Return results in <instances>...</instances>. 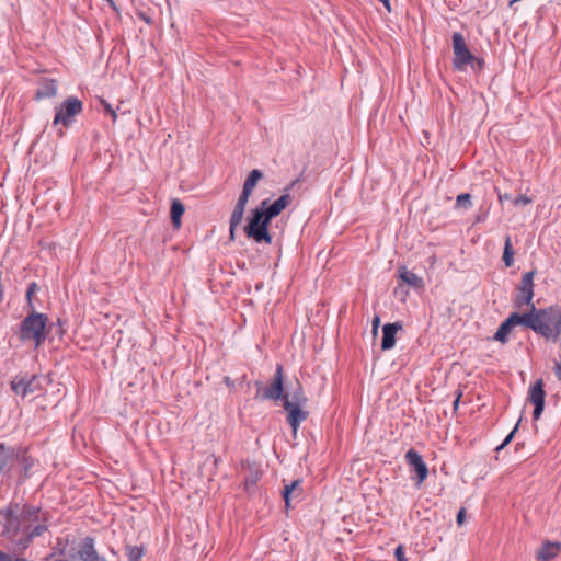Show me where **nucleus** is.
<instances>
[{"label": "nucleus", "mask_w": 561, "mask_h": 561, "mask_svg": "<svg viewBox=\"0 0 561 561\" xmlns=\"http://www.w3.org/2000/svg\"><path fill=\"white\" fill-rule=\"evenodd\" d=\"M529 311L523 314L517 312H513L510 314L508 319L512 322L513 327L523 325L528 329H531L537 334H547L549 332L548 328L539 324L538 312L535 305L528 306Z\"/></svg>", "instance_id": "9"}, {"label": "nucleus", "mask_w": 561, "mask_h": 561, "mask_svg": "<svg viewBox=\"0 0 561 561\" xmlns=\"http://www.w3.org/2000/svg\"><path fill=\"white\" fill-rule=\"evenodd\" d=\"M57 93V82L54 79H45L39 83L35 96L37 99H48Z\"/></svg>", "instance_id": "19"}, {"label": "nucleus", "mask_w": 561, "mask_h": 561, "mask_svg": "<svg viewBox=\"0 0 561 561\" xmlns=\"http://www.w3.org/2000/svg\"><path fill=\"white\" fill-rule=\"evenodd\" d=\"M284 401H288L291 405H305L307 398L305 397L302 387L298 383L297 388L290 394H285L283 402Z\"/></svg>", "instance_id": "24"}, {"label": "nucleus", "mask_w": 561, "mask_h": 561, "mask_svg": "<svg viewBox=\"0 0 561 561\" xmlns=\"http://www.w3.org/2000/svg\"><path fill=\"white\" fill-rule=\"evenodd\" d=\"M465 515H466V512L463 508H461L458 514H457V523L459 525H461L463 522H465Z\"/></svg>", "instance_id": "40"}, {"label": "nucleus", "mask_w": 561, "mask_h": 561, "mask_svg": "<svg viewBox=\"0 0 561 561\" xmlns=\"http://www.w3.org/2000/svg\"><path fill=\"white\" fill-rule=\"evenodd\" d=\"M252 194L251 191L247 190V188H242V192L241 194L239 195V198L234 205V208L232 210V214L236 215V218L239 217V216H243L244 215V210H245V206L249 202V197L250 195Z\"/></svg>", "instance_id": "25"}, {"label": "nucleus", "mask_w": 561, "mask_h": 561, "mask_svg": "<svg viewBox=\"0 0 561 561\" xmlns=\"http://www.w3.org/2000/svg\"><path fill=\"white\" fill-rule=\"evenodd\" d=\"M47 316L33 311L20 324L19 337L21 341H33L38 348L46 340Z\"/></svg>", "instance_id": "3"}, {"label": "nucleus", "mask_w": 561, "mask_h": 561, "mask_svg": "<svg viewBox=\"0 0 561 561\" xmlns=\"http://www.w3.org/2000/svg\"><path fill=\"white\" fill-rule=\"evenodd\" d=\"M513 203L515 206L528 205L531 203V199L526 195H520L517 198H515Z\"/></svg>", "instance_id": "38"}, {"label": "nucleus", "mask_w": 561, "mask_h": 561, "mask_svg": "<svg viewBox=\"0 0 561 561\" xmlns=\"http://www.w3.org/2000/svg\"><path fill=\"white\" fill-rule=\"evenodd\" d=\"M460 397H461V393H459L457 396V398L455 399L454 403H453V408L454 410L456 411L458 409V405H459V401H460Z\"/></svg>", "instance_id": "42"}, {"label": "nucleus", "mask_w": 561, "mask_h": 561, "mask_svg": "<svg viewBox=\"0 0 561 561\" xmlns=\"http://www.w3.org/2000/svg\"><path fill=\"white\" fill-rule=\"evenodd\" d=\"M0 515L10 526H43L46 514L38 507L24 502L10 503L0 511Z\"/></svg>", "instance_id": "2"}, {"label": "nucleus", "mask_w": 561, "mask_h": 561, "mask_svg": "<svg viewBox=\"0 0 561 561\" xmlns=\"http://www.w3.org/2000/svg\"><path fill=\"white\" fill-rule=\"evenodd\" d=\"M399 277L402 282L414 288H422L424 286L422 277L408 270L405 266L399 268Z\"/></svg>", "instance_id": "20"}, {"label": "nucleus", "mask_w": 561, "mask_h": 561, "mask_svg": "<svg viewBox=\"0 0 561 561\" xmlns=\"http://www.w3.org/2000/svg\"><path fill=\"white\" fill-rule=\"evenodd\" d=\"M37 289V285L36 283H31L27 287V290H26V298L28 300V302L31 304V299H32V296L33 294L36 291Z\"/></svg>", "instance_id": "39"}, {"label": "nucleus", "mask_w": 561, "mask_h": 561, "mask_svg": "<svg viewBox=\"0 0 561 561\" xmlns=\"http://www.w3.org/2000/svg\"><path fill=\"white\" fill-rule=\"evenodd\" d=\"M394 557L397 561H407L404 548L402 545H399L394 550Z\"/></svg>", "instance_id": "37"}, {"label": "nucleus", "mask_w": 561, "mask_h": 561, "mask_svg": "<svg viewBox=\"0 0 561 561\" xmlns=\"http://www.w3.org/2000/svg\"><path fill=\"white\" fill-rule=\"evenodd\" d=\"M82 111V103L76 96L67 98L56 110L54 125L62 124L68 126L72 123L73 117Z\"/></svg>", "instance_id": "7"}, {"label": "nucleus", "mask_w": 561, "mask_h": 561, "mask_svg": "<svg viewBox=\"0 0 561 561\" xmlns=\"http://www.w3.org/2000/svg\"><path fill=\"white\" fill-rule=\"evenodd\" d=\"M11 388L18 396L25 398L41 388L39 378L35 375L16 377L12 380Z\"/></svg>", "instance_id": "13"}, {"label": "nucleus", "mask_w": 561, "mask_h": 561, "mask_svg": "<svg viewBox=\"0 0 561 561\" xmlns=\"http://www.w3.org/2000/svg\"><path fill=\"white\" fill-rule=\"evenodd\" d=\"M556 311V328L552 331L548 325H545L548 328L549 332L546 334H541V336L546 339H557L561 334V307L554 306Z\"/></svg>", "instance_id": "26"}, {"label": "nucleus", "mask_w": 561, "mask_h": 561, "mask_svg": "<svg viewBox=\"0 0 561 561\" xmlns=\"http://www.w3.org/2000/svg\"><path fill=\"white\" fill-rule=\"evenodd\" d=\"M473 62H476L480 68L483 66V61L480 59H477L476 57H474ZM471 65H472V67H474V64H471Z\"/></svg>", "instance_id": "44"}, {"label": "nucleus", "mask_w": 561, "mask_h": 561, "mask_svg": "<svg viewBox=\"0 0 561 561\" xmlns=\"http://www.w3.org/2000/svg\"><path fill=\"white\" fill-rule=\"evenodd\" d=\"M263 178V172L259 169H253L243 183V187L253 192L257 182Z\"/></svg>", "instance_id": "28"}, {"label": "nucleus", "mask_w": 561, "mask_h": 561, "mask_svg": "<svg viewBox=\"0 0 561 561\" xmlns=\"http://www.w3.org/2000/svg\"><path fill=\"white\" fill-rule=\"evenodd\" d=\"M513 324L512 322L510 321V319L507 318L504 322L501 323V325L499 327L495 335H494V340L499 341V342H502V343H505L507 341V336L511 332V330L513 329Z\"/></svg>", "instance_id": "27"}, {"label": "nucleus", "mask_w": 561, "mask_h": 561, "mask_svg": "<svg viewBox=\"0 0 561 561\" xmlns=\"http://www.w3.org/2000/svg\"><path fill=\"white\" fill-rule=\"evenodd\" d=\"M456 206L459 208H470L471 207V196L468 193H463L457 196Z\"/></svg>", "instance_id": "33"}, {"label": "nucleus", "mask_w": 561, "mask_h": 561, "mask_svg": "<svg viewBox=\"0 0 561 561\" xmlns=\"http://www.w3.org/2000/svg\"><path fill=\"white\" fill-rule=\"evenodd\" d=\"M101 104H102L104 111L111 115L112 119L116 121V118H117L116 110L105 100H101Z\"/></svg>", "instance_id": "34"}, {"label": "nucleus", "mask_w": 561, "mask_h": 561, "mask_svg": "<svg viewBox=\"0 0 561 561\" xmlns=\"http://www.w3.org/2000/svg\"><path fill=\"white\" fill-rule=\"evenodd\" d=\"M243 216H239L236 219V215L231 214L230 220H229V237L230 240L236 239V230L238 226L241 224Z\"/></svg>", "instance_id": "32"}, {"label": "nucleus", "mask_w": 561, "mask_h": 561, "mask_svg": "<svg viewBox=\"0 0 561 561\" xmlns=\"http://www.w3.org/2000/svg\"><path fill=\"white\" fill-rule=\"evenodd\" d=\"M380 319L376 316L373 320V332L376 333L379 327Z\"/></svg>", "instance_id": "41"}, {"label": "nucleus", "mask_w": 561, "mask_h": 561, "mask_svg": "<svg viewBox=\"0 0 561 561\" xmlns=\"http://www.w3.org/2000/svg\"><path fill=\"white\" fill-rule=\"evenodd\" d=\"M33 466L34 459L26 449L7 447L0 443V474L22 483L30 477Z\"/></svg>", "instance_id": "1"}, {"label": "nucleus", "mask_w": 561, "mask_h": 561, "mask_svg": "<svg viewBox=\"0 0 561 561\" xmlns=\"http://www.w3.org/2000/svg\"><path fill=\"white\" fill-rule=\"evenodd\" d=\"M30 528H2L0 531V542L12 554L21 553L30 546L34 537L41 536L42 528H34L33 531H28Z\"/></svg>", "instance_id": "4"}, {"label": "nucleus", "mask_w": 561, "mask_h": 561, "mask_svg": "<svg viewBox=\"0 0 561 561\" xmlns=\"http://www.w3.org/2000/svg\"><path fill=\"white\" fill-rule=\"evenodd\" d=\"M499 199H500V202H502L503 199H508V195L507 194L504 195V196L500 195Z\"/></svg>", "instance_id": "45"}, {"label": "nucleus", "mask_w": 561, "mask_h": 561, "mask_svg": "<svg viewBox=\"0 0 561 561\" xmlns=\"http://www.w3.org/2000/svg\"><path fill=\"white\" fill-rule=\"evenodd\" d=\"M250 474L244 478V485L248 491H250L253 486H255L256 482L260 480V473L257 470H253L251 466H249Z\"/></svg>", "instance_id": "30"}, {"label": "nucleus", "mask_w": 561, "mask_h": 561, "mask_svg": "<svg viewBox=\"0 0 561 561\" xmlns=\"http://www.w3.org/2000/svg\"><path fill=\"white\" fill-rule=\"evenodd\" d=\"M304 405H291L288 401L283 402V408L287 412V421L296 434L301 422H304L308 412L302 410Z\"/></svg>", "instance_id": "16"}, {"label": "nucleus", "mask_w": 561, "mask_h": 561, "mask_svg": "<svg viewBox=\"0 0 561 561\" xmlns=\"http://www.w3.org/2000/svg\"><path fill=\"white\" fill-rule=\"evenodd\" d=\"M536 271H529L522 277L518 286V296L516 297L515 304L517 307L531 306L534 305V276Z\"/></svg>", "instance_id": "11"}, {"label": "nucleus", "mask_w": 561, "mask_h": 561, "mask_svg": "<svg viewBox=\"0 0 561 561\" xmlns=\"http://www.w3.org/2000/svg\"><path fill=\"white\" fill-rule=\"evenodd\" d=\"M60 554L65 561H105V558L96 551L94 540L91 537L82 538L78 543H67Z\"/></svg>", "instance_id": "5"}, {"label": "nucleus", "mask_w": 561, "mask_h": 561, "mask_svg": "<svg viewBox=\"0 0 561 561\" xmlns=\"http://www.w3.org/2000/svg\"><path fill=\"white\" fill-rule=\"evenodd\" d=\"M560 551V543L554 541H548L542 545L540 550L537 553V559L541 561H548L554 558Z\"/></svg>", "instance_id": "21"}, {"label": "nucleus", "mask_w": 561, "mask_h": 561, "mask_svg": "<svg viewBox=\"0 0 561 561\" xmlns=\"http://www.w3.org/2000/svg\"><path fill=\"white\" fill-rule=\"evenodd\" d=\"M224 381H225V383H226L228 387H232V386H233V381H232V380H231V378H230V377H228V376L224 378Z\"/></svg>", "instance_id": "43"}, {"label": "nucleus", "mask_w": 561, "mask_h": 561, "mask_svg": "<svg viewBox=\"0 0 561 561\" xmlns=\"http://www.w3.org/2000/svg\"><path fill=\"white\" fill-rule=\"evenodd\" d=\"M0 561H24L22 557L12 553H5L0 550Z\"/></svg>", "instance_id": "35"}, {"label": "nucleus", "mask_w": 561, "mask_h": 561, "mask_svg": "<svg viewBox=\"0 0 561 561\" xmlns=\"http://www.w3.org/2000/svg\"><path fill=\"white\" fill-rule=\"evenodd\" d=\"M540 325H548L552 331L556 328V311L554 306L537 309Z\"/></svg>", "instance_id": "22"}, {"label": "nucleus", "mask_w": 561, "mask_h": 561, "mask_svg": "<svg viewBox=\"0 0 561 561\" xmlns=\"http://www.w3.org/2000/svg\"><path fill=\"white\" fill-rule=\"evenodd\" d=\"M546 392L541 379L537 380L529 389L528 400L535 405L533 417L539 420L545 409Z\"/></svg>", "instance_id": "15"}, {"label": "nucleus", "mask_w": 561, "mask_h": 561, "mask_svg": "<svg viewBox=\"0 0 561 561\" xmlns=\"http://www.w3.org/2000/svg\"><path fill=\"white\" fill-rule=\"evenodd\" d=\"M402 329V325L399 322L387 323L382 328V341H381V350L389 351L393 348L396 344V334L399 330Z\"/></svg>", "instance_id": "17"}, {"label": "nucleus", "mask_w": 561, "mask_h": 561, "mask_svg": "<svg viewBox=\"0 0 561 561\" xmlns=\"http://www.w3.org/2000/svg\"><path fill=\"white\" fill-rule=\"evenodd\" d=\"M283 381V367L282 365H277L271 385L262 392H257L256 396L261 397L262 400H284L285 393Z\"/></svg>", "instance_id": "12"}, {"label": "nucleus", "mask_w": 561, "mask_h": 561, "mask_svg": "<svg viewBox=\"0 0 561 561\" xmlns=\"http://www.w3.org/2000/svg\"><path fill=\"white\" fill-rule=\"evenodd\" d=\"M302 489L300 488V481L295 480L290 484L285 485L283 490V497L287 507L291 505L293 501L300 500Z\"/></svg>", "instance_id": "18"}, {"label": "nucleus", "mask_w": 561, "mask_h": 561, "mask_svg": "<svg viewBox=\"0 0 561 561\" xmlns=\"http://www.w3.org/2000/svg\"><path fill=\"white\" fill-rule=\"evenodd\" d=\"M407 463L416 474V485H421L427 478L428 469L422 456L414 449H409L405 454Z\"/></svg>", "instance_id": "14"}, {"label": "nucleus", "mask_w": 561, "mask_h": 561, "mask_svg": "<svg viewBox=\"0 0 561 561\" xmlns=\"http://www.w3.org/2000/svg\"><path fill=\"white\" fill-rule=\"evenodd\" d=\"M518 422H520V420H519ZM518 424H519V423H517V424L515 425V427L513 428V431H512V432H511V433L505 437V439H504V440H503V443H502V444L496 448V450H501V449H503L507 444H510V442L513 439V436H514L515 432H516V431H517V428H518Z\"/></svg>", "instance_id": "36"}, {"label": "nucleus", "mask_w": 561, "mask_h": 561, "mask_svg": "<svg viewBox=\"0 0 561 561\" xmlns=\"http://www.w3.org/2000/svg\"><path fill=\"white\" fill-rule=\"evenodd\" d=\"M185 211L183 203L174 198L171 202V221L175 228H180L181 226V218Z\"/></svg>", "instance_id": "23"}, {"label": "nucleus", "mask_w": 561, "mask_h": 561, "mask_svg": "<svg viewBox=\"0 0 561 561\" xmlns=\"http://www.w3.org/2000/svg\"><path fill=\"white\" fill-rule=\"evenodd\" d=\"M503 261L505 266L511 267L514 263V251L511 243V238L506 237L504 252H503Z\"/></svg>", "instance_id": "29"}, {"label": "nucleus", "mask_w": 561, "mask_h": 561, "mask_svg": "<svg viewBox=\"0 0 561 561\" xmlns=\"http://www.w3.org/2000/svg\"><path fill=\"white\" fill-rule=\"evenodd\" d=\"M453 50H454V68L457 70H465L468 64H473L474 56L470 53L467 47L466 41L462 34L456 32L453 34Z\"/></svg>", "instance_id": "8"}, {"label": "nucleus", "mask_w": 561, "mask_h": 561, "mask_svg": "<svg viewBox=\"0 0 561 561\" xmlns=\"http://www.w3.org/2000/svg\"><path fill=\"white\" fill-rule=\"evenodd\" d=\"M271 220L272 218H267V215L260 208H253L248 225L244 227L247 237L253 239L256 243L265 242L266 244H271L272 236L268 232Z\"/></svg>", "instance_id": "6"}, {"label": "nucleus", "mask_w": 561, "mask_h": 561, "mask_svg": "<svg viewBox=\"0 0 561 561\" xmlns=\"http://www.w3.org/2000/svg\"><path fill=\"white\" fill-rule=\"evenodd\" d=\"M128 561H139L144 554V550L137 546L126 548Z\"/></svg>", "instance_id": "31"}, {"label": "nucleus", "mask_w": 561, "mask_h": 561, "mask_svg": "<svg viewBox=\"0 0 561 561\" xmlns=\"http://www.w3.org/2000/svg\"><path fill=\"white\" fill-rule=\"evenodd\" d=\"M296 183L297 181H293L289 185H287L284 188V193L275 202L270 203L268 199H264L260 203L257 208L265 213L267 218H275L290 204V190L295 186Z\"/></svg>", "instance_id": "10"}]
</instances>
